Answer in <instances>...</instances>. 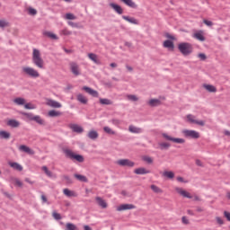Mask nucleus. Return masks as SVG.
Listing matches in <instances>:
<instances>
[{
    "label": "nucleus",
    "mask_w": 230,
    "mask_h": 230,
    "mask_svg": "<svg viewBox=\"0 0 230 230\" xmlns=\"http://www.w3.org/2000/svg\"><path fill=\"white\" fill-rule=\"evenodd\" d=\"M172 143H176L177 145H184V143H186V140L184 138H175V137H172Z\"/></svg>",
    "instance_id": "obj_43"
},
{
    "label": "nucleus",
    "mask_w": 230,
    "mask_h": 230,
    "mask_svg": "<svg viewBox=\"0 0 230 230\" xmlns=\"http://www.w3.org/2000/svg\"><path fill=\"white\" fill-rule=\"evenodd\" d=\"M122 19H124V21H127V22H130V24H139L137 20H136V18L134 17H128V16L123 15Z\"/></svg>",
    "instance_id": "obj_25"
},
{
    "label": "nucleus",
    "mask_w": 230,
    "mask_h": 230,
    "mask_svg": "<svg viewBox=\"0 0 230 230\" xmlns=\"http://www.w3.org/2000/svg\"><path fill=\"white\" fill-rule=\"evenodd\" d=\"M177 181H178L179 182H188L187 181H184V178H182V177H181V176L177 177Z\"/></svg>",
    "instance_id": "obj_62"
},
{
    "label": "nucleus",
    "mask_w": 230,
    "mask_h": 230,
    "mask_svg": "<svg viewBox=\"0 0 230 230\" xmlns=\"http://www.w3.org/2000/svg\"><path fill=\"white\" fill-rule=\"evenodd\" d=\"M151 190L155 192V193H163V190H161L159 187H157L156 185H151Z\"/></svg>",
    "instance_id": "obj_49"
},
{
    "label": "nucleus",
    "mask_w": 230,
    "mask_h": 230,
    "mask_svg": "<svg viewBox=\"0 0 230 230\" xmlns=\"http://www.w3.org/2000/svg\"><path fill=\"white\" fill-rule=\"evenodd\" d=\"M68 26H72V28H76V23L73 22H68Z\"/></svg>",
    "instance_id": "obj_64"
},
{
    "label": "nucleus",
    "mask_w": 230,
    "mask_h": 230,
    "mask_svg": "<svg viewBox=\"0 0 230 230\" xmlns=\"http://www.w3.org/2000/svg\"><path fill=\"white\" fill-rule=\"evenodd\" d=\"M11 181L13 182V184L17 186L18 188H22V186H23L22 181H21V180H19V178H11Z\"/></svg>",
    "instance_id": "obj_31"
},
{
    "label": "nucleus",
    "mask_w": 230,
    "mask_h": 230,
    "mask_svg": "<svg viewBox=\"0 0 230 230\" xmlns=\"http://www.w3.org/2000/svg\"><path fill=\"white\" fill-rule=\"evenodd\" d=\"M203 22L206 24V26L211 27L213 26V22L204 19Z\"/></svg>",
    "instance_id": "obj_58"
},
{
    "label": "nucleus",
    "mask_w": 230,
    "mask_h": 230,
    "mask_svg": "<svg viewBox=\"0 0 230 230\" xmlns=\"http://www.w3.org/2000/svg\"><path fill=\"white\" fill-rule=\"evenodd\" d=\"M44 37H49V39H52V40H58V36L51 31H43Z\"/></svg>",
    "instance_id": "obj_22"
},
{
    "label": "nucleus",
    "mask_w": 230,
    "mask_h": 230,
    "mask_svg": "<svg viewBox=\"0 0 230 230\" xmlns=\"http://www.w3.org/2000/svg\"><path fill=\"white\" fill-rule=\"evenodd\" d=\"M61 33H62V35H66V36L73 34V32L67 29H64L63 31H61Z\"/></svg>",
    "instance_id": "obj_54"
},
{
    "label": "nucleus",
    "mask_w": 230,
    "mask_h": 230,
    "mask_svg": "<svg viewBox=\"0 0 230 230\" xmlns=\"http://www.w3.org/2000/svg\"><path fill=\"white\" fill-rule=\"evenodd\" d=\"M74 177L77 179V181H80V182H87V177L82 174H75Z\"/></svg>",
    "instance_id": "obj_40"
},
{
    "label": "nucleus",
    "mask_w": 230,
    "mask_h": 230,
    "mask_svg": "<svg viewBox=\"0 0 230 230\" xmlns=\"http://www.w3.org/2000/svg\"><path fill=\"white\" fill-rule=\"evenodd\" d=\"M13 103H15V105H25L26 104V100L24 98L22 97H18L13 99Z\"/></svg>",
    "instance_id": "obj_29"
},
{
    "label": "nucleus",
    "mask_w": 230,
    "mask_h": 230,
    "mask_svg": "<svg viewBox=\"0 0 230 230\" xmlns=\"http://www.w3.org/2000/svg\"><path fill=\"white\" fill-rule=\"evenodd\" d=\"M198 57H199V58L201 59V60H206V58H208L206 57V54H204V53H199V54L198 55Z\"/></svg>",
    "instance_id": "obj_59"
},
{
    "label": "nucleus",
    "mask_w": 230,
    "mask_h": 230,
    "mask_svg": "<svg viewBox=\"0 0 230 230\" xmlns=\"http://www.w3.org/2000/svg\"><path fill=\"white\" fill-rule=\"evenodd\" d=\"M181 222H182V224H184L185 226H188V224H190V220H189L188 217H181Z\"/></svg>",
    "instance_id": "obj_57"
},
{
    "label": "nucleus",
    "mask_w": 230,
    "mask_h": 230,
    "mask_svg": "<svg viewBox=\"0 0 230 230\" xmlns=\"http://www.w3.org/2000/svg\"><path fill=\"white\" fill-rule=\"evenodd\" d=\"M181 133L184 137H190V139H199L200 137V133L192 129H183Z\"/></svg>",
    "instance_id": "obj_5"
},
{
    "label": "nucleus",
    "mask_w": 230,
    "mask_h": 230,
    "mask_svg": "<svg viewBox=\"0 0 230 230\" xmlns=\"http://www.w3.org/2000/svg\"><path fill=\"white\" fill-rule=\"evenodd\" d=\"M134 173H136L137 175H146V173H150V171L146 170L144 167H140L135 169Z\"/></svg>",
    "instance_id": "obj_21"
},
{
    "label": "nucleus",
    "mask_w": 230,
    "mask_h": 230,
    "mask_svg": "<svg viewBox=\"0 0 230 230\" xmlns=\"http://www.w3.org/2000/svg\"><path fill=\"white\" fill-rule=\"evenodd\" d=\"M192 37L194 39H197V40H199L200 42H204V40H206V37H204V31H199L197 32H195Z\"/></svg>",
    "instance_id": "obj_17"
},
{
    "label": "nucleus",
    "mask_w": 230,
    "mask_h": 230,
    "mask_svg": "<svg viewBox=\"0 0 230 230\" xmlns=\"http://www.w3.org/2000/svg\"><path fill=\"white\" fill-rule=\"evenodd\" d=\"M0 139H10V133L8 131H0Z\"/></svg>",
    "instance_id": "obj_42"
},
{
    "label": "nucleus",
    "mask_w": 230,
    "mask_h": 230,
    "mask_svg": "<svg viewBox=\"0 0 230 230\" xmlns=\"http://www.w3.org/2000/svg\"><path fill=\"white\" fill-rule=\"evenodd\" d=\"M164 177H167V179H173L175 177V173L172 171H165L163 172Z\"/></svg>",
    "instance_id": "obj_38"
},
{
    "label": "nucleus",
    "mask_w": 230,
    "mask_h": 230,
    "mask_svg": "<svg viewBox=\"0 0 230 230\" xmlns=\"http://www.w3.org/2000/svg\"><path fill=\"white\" fill-rule=\"evenodd\" d=\"M70 71L73 73V75H75V76H80V75H82L80 66L75 62L70 63Z\"/></svg>",
    "instance_id": "obj_8"
},
{
    "label": "nucleus",
    "mask_w": 230,
    "mask_h": 230,
    "mask_svg": "<svg viewBox=\"0 0 230 230\" xmlns=\"http://www.w3.org/2000/svg\"><path fill=\"white\" fill-rule=\"evenodd\" d=\"M41 200L43 204H48V198L46 197V195H41Z\"/></svg>",
    "instance_id": "obj_60"
},
{
    "label": "nucleus",
    "mask_w": 230,
    "mask_h": 230,
    "mask_svg": "<svg viewBox=\"0 0 230 230\" xmlns=\"http://www.w3.org/2000/svg\"><path fill=\"white\" fill-rule=\"evenodd\" d=\"M66 230H79L77 226L72 223H66Z\"/></svg>",
    "instance_id": "obj_44"
},
{
    "label": "nucleus",
    "mask_w": 230,
    "mask_h": 230,
    "mask_svg": "<svg viewBox=\"0 0 230 230\" xmlns=\"http://www.w3.org/2000/svg\"><path fill=\"white\" fill-rule=\"evenodd\" d=\"M127 99L129 100V102H137L139 98L134 94H128Z\"/></svg>",
    "instance_id": "obj_45"
},
{
    "label": "nucleus",
    "mask_w": 230,
    "mask_h": 230,
    "mask_svg": "<svg viewBox=\"0 0 230 230\" xmlns=\"http://www.w3.org/2000/svg\"><path fill=\"white\" fill-rule=\"evenodd\" d=\"M7 125L9 127H13V128H17V127H19L21 125V122H19L18 120H15V119H9L7 121Z\"/></svg>",
    "instance_id": "obj_26"
},
{
    "label": "nucleus",
    "mask_w": 230,
    "mask_h": 230,
    "mask_svg": "<svg viewBox=\"0 0 230 230\" xmlns=\"http://www.w3.org/2000/svg\"><path fill=\"white\" fill-rule=\"evenodd\" d=\"M148 104L150 105V107H157L161 104V101L159 99H151L148 102Z\"/></svg>",
    "instance_id": "obj_32"
},
{
    "label": "nucleus",
    "mask_w": 230,
    "mask_h": 230,
    "mask_svg": "<svg viewBox=\"0 0 230 230\" xmlns=\"http://www.w3.org/2000/svg\"><path fill=\"white\" fill-rule=\"evenodd\" d=\"M48 114L50 118H58V116H62V112L55 110L49 111Z\"/></svg>",
    "instance_id": "obj_30"
},
{
    "label": "nucleus",
    "mask_w": 230,
    "mask_h": 230,
    "mask_svg": "<svg viewBox=\"0 0 230 230\" xmlns=\"http://www.w3.org/2000/svg\"><path fill=\"white\" fill-rule=\"evenodd\" d=\"M103 130H104V132H106V134H111V136H114L116 134V132L109 127H104Z\"/></svg>",
    "instance_id": "obj_48"
},
{
    "label": "nucleus",
    "mask_w": 230,
    "mask_h": 230,
    "mask_svg": "<svg viewBox=\"0 0 230 230\" xmlns=\"http://www.w3.org/2000/svg\"><path fill=\"white\" fill-rule=\"evenodd\" d=\"M142 161L147 163V164H152L154 163V158L148 155L142 156Z\"/></svg>",
    "instance_id": "obj_41"
},
{
    "label": "nucleus",
    "mask_w": 230,
    "mask_h": 230,
    "mask_svg": "<svg viewBox=\"0 0 230 230\" xmlns=\"http://www.w3.org/2000/svg\"><path fill=\"white\" fill-rule=\"evenodd\" d=\"M20 152H24L25 154H28L29 155H35V151L27 146L22 145L19 146Z\"/></svg>",
    "instance_id": "obj_13"
},
{
    "label": "nucleus",
    "mask_w": 230,
    "mask_h": 230,
    "mask_svg": "<svg viewBox=\"0 0 230 230\" xmlns=\"http://www.w3.org/2000/svg\"><path fill=\"white\" fill-rule=\"evenodd\" d=\"M28 13H30V15H37V10L31 7L28 9Z\"/></svg>",
    "instance_id": "obj_55"
},
{
    "label": "nucleus",
    "mask_w": 230,
    "mask_h": 230,
    "mask_svg": "<svg viewBox=\"0 0 230 230\" xmlns=\"http://www.w3.org/2000/svg\"><path fill=\"white\" fill-rule=\"evenodd\" d=\"M89 139H98L99 134L96 130H90L87 134Z\"/></svg>",
    "instance_id": "obj_28"
},
{
    "label": "nucleus",
    "mask_w": 230,
    "mask_h": 230,
    "mask_svg": "<svg viewBox=\"0 0 230 230\" xmlns=\"http://www.w3.org/2000/svg\"><path fill=\"white\" fill-rule=\"evenodd\" d=\"M164 48H167L171 51H173V49L175 48V46L173 45V41L167 40L164 42Z\"/></svg>",
    "instance_id": "obj_24"
},
{
    "label": "nucleus",
    "mask_w": 230,
    "mask_h": 230,
    "mask_svg": "<svg viewBox=\"0 0 230 230\" xmlns=\"http://www.w3.org/2000/svg\"><path fill=\"white\" fill-rule=\"evenodd\" d=\"M128 130L132 134H141V132H143V129L141 128H137V127L132 126V125H130L128 127Z\"/></svg>",
    "instance_id": "obj_23"
},
{
    "label": "nucleus",
    "mask_w": 230,
    "mask_h": 230,
    "mask_svg": "<svg viewBox=\"0 0 230 230\" xmlns=\"http://www.w3.org/2000/svg\"><path fill=\"white\" fill-rule=\"evenodd\" d=\"M77 100L80 102V103H83L84 105L87 104V97L84 96L83 94L77 95Z\"/></svg>",
    "instance_id": "obj_37"
},
{
    "label": "nucleus",
    "mask_w": 230,
    "mask_h": 230,
    "mask_svg": "<svg viewBox=\"0 0 230 230\" xmlns=\"http://www.w3.org/2000/svg\"><path fill=\"white\" fill-rule=\"evenodd\" d=\"M187 121H189V123H193L194 125H199V127H204V125H206L204 120H197L195 116L191 114L187 115Z\"/></svg>",
    "instance_id": "obj_7"
},
{
    "label": "nucleus",
    "mask_w": 230,
    "mask_h": 230,
    "mask_svg": "<svg viewBox=\"0 0 230 230\" xmlns=\"http://www.w3.org/2000/svg\"><path fill=\"white\" fill-rule=\"evenodd\" d=\"M38 125H46V120H44L40 116L35 115L34 120Z\"/></svg>",
    "instance_id": "obj_36"
},
{
    "label": "nucleus",
    "mask_w": 230,
    "mask_h": 230,
    "mask_svg": "<svg viewBox=\"0 0 230 230\" xmlns=\"http://www.w3.org/2000/svg\"><path fill=\"white\" fill-rule=\"evenodd\" d=\"M158 146L160 148V150H168L170 147V143L168 142H160L158 144Z\"/></svg>",
    "instance_id": "obj_34"
},
{
    "label": "nucleus",
    "mask_w": 230,
    "mask_h": 230,
    "mask_svg": "<svg viewBox=\"0 0 230 230\" xmlns=\"http://www.w3.org/2000/svg\"><path fill=\"white\" fill-rule=\"evenodd\" d=\"M23 105H24V109H27L29 111H33V109H37V106H35V104L25 103Z\"/></svg>",
    "instance_id": "obj_47"
},
{
    "label": "nucleus",
    "mask_w": 230,
    "mask_h": 230,
    "mask_svg": "<svg viewBox=\"0 0 230 230\" xmlns=\"http://www.w3.org/2000/svg\"><path fill=\"white\" fill-rule=\"evenodd\" d=\"M64 154L66 157H68L69 159H75L78 163H84V156L81 155H75V153L69 149H65Z\"/></svg>",
    "instance_id": "obj_4"
},
{
    "label": "nucleus",
    "mask_w": 230,
    "mask_h": 230,
    "mask_svg": "<svg viewBox=\"0 0 230 230\" xmlns=\"http://www.w3.org/2000/svg\"><path fill=\"white\" fill-rule=\"evenodd\" d=\"M178 49L181 55L188 57V55H191L193 53V45L188 42H181L178 44Z\"/></svg>",
    "instance_id": "obj_3"
},
{
    "label": "nucleus",
    "mask_w": 230,
    "mask_h": 230,
    "mask_svg": "<svg viewBox=\"0 0 230 230\" xmlns=\"http://www.w3.org/2000/svg\"><path fill=\"white\" fill-rule=\"evenodd\" d=\"M203 87L208 93H217V87L213 86L212 84H204Z\"/></svg>",
    "instance_id": "obj_33"
},
{
    "label": "nucleus",
    "mask_w": 230,
    "mask_h": 230,
    "mask_svg": "<svg viewBox=\"0 0 230 230\" xmlns=\"http://www.w3.org/2000/svg\"><path fill=\"white\" fill-rule=\"evenodd\" d=\"M116 164L119 166H128V168H134V162L130 161L129 159H120L116 162Z\"/></svg>",
    "instance_id": "obj_6"
},
{
    "label": "nucleus",
    "mask_w": 230,
    "mask_h": 230,
    "mask_svg": "<svg viewBox=\"0 0 230 230\" xmlns=\"http://www.w3.org/2000/svg\"><path fill=\"white\" fill-rule=\"evenodd\" d=\"M216 222H217L219 226H224V219H222V217H216Z\"/></svg>",
    "instance_id": "obj_56"
},
{
    "label": "nucleus",
    "mask_w": 230,
    "mask_h": 230,
    "mask_svg": "<svg viewBox=\"0 0 230 230\" xmlns=\"http://www.w3.org/2000/svg\"><path fill=\"white\" fill-rule=\"evenodd\" d=\"M88 58H90V60H92V62H94V64H100V59H98V55H96L94 53H89Z\"/></svg>",
    "instance_id": "obj_27"
},
{
    "label": "nucleus",
    "mask_w": 230,
    "mask_h": 230,
    "mask_svg": "<svg viewBox=\"0 0 230 230\" xmlns=\"http://www.w3.org/2000/svg\"><path fill=\"white\" fill-rule=\"evenodd\" d=\"M22 75H23V76H28L29 78L40 77V73H39V70L28 66H24L22 67Z\"/></svg>",
    "instance_id": "obj_2"
},
{
    "label": "nucleus",
    "mask_w": 230,
    "mask_h": 230,
    "mask_svg": "<svg viewBox=\"0 0 230 230\" xmlns=\"http://www.w3.org/2000/svg\"><path fill=\"white\" fill-rule=\"evenodd\" d=\"M112 123H113V125H119V123H121V121H119V119H113Z\"/></svg>",
    "instance_id": "obj_63"
},
{
    "label": "nucleus",
    "mask_w": 230,
    "mask_h": 230,
    "mask_svg": "<svg viewBox=\"0 0 230 230\" xmlns=\"http://www.w3.org/2000/svg\"><path fill=\"white\" fill-rule=\"evenodd\" d=\"M162 137L166 139V141H172L173 137L168 135L167 133H163Z\"/></svg>",
    "instance_id": "obj_53"
},
{
    "label": "nucleus",
    "mask_w": 230,
    "mask_h": 230,
    "mask_svg": "<svg viewBox=\"0 0 230 230\" xmlns=\"http://www.w3.org/2000/svg\"><path fill=\"white\" fill-rule=\"evenodd\" d=\"M175 191H176V193H178V195H181V197H184L185 199H193V196H191V194L190 192L186 191L182 188L176 187Z\"/></svg>",
    "instance_id": "obj_9"
},
{
    "label": "nucleus",
    "mask_w": 230,
    "mask_h": 230,
    "mask_svg": "<svg viewBox=\"0 0 230 230\" xmlns=\"http://www.w3.org/2000/svg\"><path fill=\"white\" fill-rule=\"evenodd\" d=\"M42 172H44L45 175H47V177H49L50 179L53 178V172L51 171H49V169H48L47 166H42L41 167Z\"/></svg>",
    "instance_id": "obj_35"
},
{
    "label": "nucleus",
    "mask_w": 230,
    "mask_h": 230,
    "mask_svg": "<svg viewBox=\"0 0 230 230\" xmlns=\"http://www.w3.org/2000/svg\"><path fill=\"white\" fill-rule=\"evenodd\" d=\"M10 23L6 20H0V28H8Z\"/></svg>",
    "instance_id": "obj_50"
},
{
    "label": "nucleus",
    "mask_w": 230,
    "mask_h": 230,
    "mask_svg": "<svg viewBox=\"0 0 230 230\" xmlns=\"http://www.w3.org/2000/svg\"><path fill=\"white\" fill-rule=\"evenodd\" d=\"M52 217L55 220H62V216L57 211L52 212Z\"/></svg>",
    "instance_id": "obj_52"
},
{
    "label": "nucleus",
    "mask_w": 230,
    "mask_h": 230,
    "mask_svg": "<svg viewBox=\"0 0 230 230\" xmlns=\"http://www.w3.org/2000/svg\"><path fill=\"white\" fill-rule=\"evenodd\" d=\"M47 105H49V107H52L53 109L62 108V103L51 99L47 100Z\"/></svg>",
    "instance_id": "obj_11"
},
{
    "label": "nucleus",
    "mask_w": 230,
    "mask_h": 230,
    "mask_svg": "<svg viewBox=\"0 0 230 230\" xmlns=\"http://www.w3.org/2000/svg\"><path fill=\"white\" fill-rule=\"evenodd\" d=\"M22 116H26L30 121H33L35 115H33L32 113H26V112H22Z\"/></svg>",
    "instance_id": "obj_51"
},
{
    "label": "nucleus",
    "mask_w": 230,
    "mask_h": 230,
    "mask_svg": "<svg viewBox=\"0 0 230 230\" xmlns=\"http://www.w3.org/2000/svg\"><path fill=\"white\" fill-rule=\"evenodd\" d=\"M95 200L98 206H100V208H102V209H107V208L109 207V205L107 204V201H105V199H103L101 197H96Z\"/></svg>",
    "instance_id": "obj_15"
},
{
    "label": "nucleus",
    "mask_w": 230,
    "mask_h": 230,
    "mask_svg": "<svg viewBox=\"0 0 230 230\" xmlns=\"http://www.w3.org/2000/svg\"><path fill=\"white\" fill-rule=\"evenodd\" d=\"M110 6H111V8H112V10H114V12H116V13H118L119 15L123 14V8L120 7L119 4L111 3V4H110Z\"/></svg>",
    "instance_id": "obj_16"
},
{
    "label": "nucleus",
    "mask_w": 230,
    "mask_h": 230,
    "mask_svg": "<svg viewBox=\"0 0 230 230\" xmlns=\"http://www.w3.org/2000/svg\"><path fill=\"white\" fill-rule=\"evenodd\" d=\"M68 127L73 132H76V134H82L84 132V128L78 124H69Z\"/></svg>",
    "instance_id": "obj_14"
},
{
    "label": "nucleus",
    "mask_w": 230,
    "mask_h": 230,
    "mask_svg": "<svg viewBox=\"0 0 230 230\" xmlns=\"http://www.w3.org/2000/svg\"><path fill=\"white\" fill-rule=\"evenodd\" d=\"M63 195H65V197H67L68 199H71L73 197H78V193H76V191L71 190L67 188L63 190Z\"/></svg>",
    "instance_id": "obj_12"
},
{
    "label": "nucleus",
    "mask_w": 230,
    "mask_h": 230,
    "mask_svg": "<svg viewBox=\"0 0 230 230\" xmlns=\"http://www.w3.org/2000/svg\"><path fill=\"white\" fill-rule=\"evenodd\" d=\"M83 91H85V93H88V94H91V96H93V98H98V92H96V90H93V88L84 86Z\"/></svg>",
    "instance_id": "obj_19"
},
{
    "label": "nucleus",
    "mask_w": 230,
    "mask_h": 230,
    "mask_svg": "<svg viewBox=\"0 0 230 230\" xmlns=\"http://www.w3.org/2000/svg\"><path fill=\"white\" fill-rule=\"evenodd\" d=\"M32 64L36 66L39 69H44L46 67V63L42 58V55L40 54V50L37 49H33L32 50Z\"/></svg>",
    "instance_id": "obj_1"
},
{
    "label": "nucleus",
    "mask_w": 230,
    "mask_h": 230,
    "mask_svg": "<svg viewBox=\"0 0 230 230\" xmlns=\"http://www.w3.org/2000/svg\"><path fill=\"white\" fill-rule=\"evenodd\" d=\"M9 166L17 172H22L23 167L19 163L16 162H8Z\"/></svg>",
    "instance_id": "obj_18"
},
{
    "label": "nucleus",
    "mask_w": 230,
    "mask_h": 230,
    "mask_svg": "<svg viewBox=\"0 0 230 230\" xmlns=\"http://www.w3.org/2000/svg\"><path fill=\"white\" fill-rule=\"evenodd\" d=\"M100 103L102 105H112V102L109 99H100Z\"/></svg>",
    "instance_id": "obj_46"
},
{
    "label": "nucleus",
    "mask_w": 230,
    "mask_h": 230,
    "mask_svg": "<svg viewBox=\"0 0 230 230\" xmlns=\"http://www.w3.org/2000/svg\"><path fill=\"white\" fill-rule=\"evenodd\" d=\"M225 217H226V219L228 220V222H230V212L228 211H225L224 212Z\"/></svg>",
    "instance_id": "obj_61"
},
{
    "label": "nucleus",
    "mask_w": 230,
    "mask_h": 230,
    "mask_svg": "<svg viewBox=\"0 0 230 230\" xmlns=\"http://www.w3.org/2000/svg\"><path fill=\"white\" fill-rule=\"evenodd\" d=\"M64 19L66 21H75L76 16L71 13H67L65 14Z\"/></svg>",
    "instance_id": "obj_39"
},
{
    "label": "nucleus",
    "mask_w": 230,
    "mask_h": 230,
    "mask_svg": "<svg viewBox=\"0 0 230 230\" xmlns=\"http://www.w3.org/2000/svg\"><path fill=\"white\" fill-rule=\"evenodd\" d=\"M121 3L128 6L129 8H137V4L134 2V0H119Z\"/></svg>",
    "instance_id": "obj_20"
},
{
    "label": "nucleus",
    "mask_w": 230,
    "mask_h": 230,
    "mask_svg": "<svg viewBox=\"0 0 230 230\" xmlns=\"http://www.w3.org/2000/svg\"><path fill=\"white\" fill-rule=\"evenodd\" d=\"M130 209H136V206L132 204H121L117 207V211H128Z\"/></svg>",
    "instance_id": "obj_10"
}]
</instances>
